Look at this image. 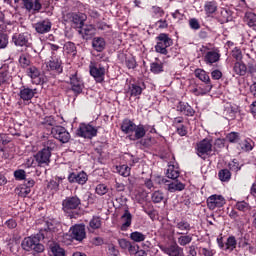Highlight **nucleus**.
<instances>
[{
  "instance_id": "nucleus-1",
  "label": "nucleus",
  "mask_w": 256,
  "mask_h": 256,
  "mask_svg": "<svg viewBox=\"0 0 256 256\" xmlns=\"http://www.w3.org/2000/svg\"><path fill=\"white\" fill-rule=\"evenodd\" d=\"M120 129L125 135H130L129 138L131 141H139V139H143V137L147 135V130H145L143 124L136 125L135 122L129 118L122 121ZM132 133H134L133 136L131 135Z\"/></svg>"
},
{
  "instance_id": "nucleus-2",
  "label": "nucleus",
  "mask_w": 256,
  "mask_h": 256,
  "mask_svg": "<svg viewBox=\"0 0 256 256\" xmlns=\"http://www.w3.org/2000/svg\"><path fill=\"white\" fill-rule=\"evenodd\" d=\"M21 247L24 251H34L35 253H43L45 246L41 244V240L38 235H32L24 238L21 243Z\"/></svg>"
},
{
  "instance_id": "nucleus-3",
  "label": "nucleus",
  "mask_w": 256,
  "mask_h": 256,
  "mask_svg": "<svg viewBox=\"0 0 256 256\" xmlns=\"http://www.w3.org/2000/svg\"><path fill=\"white\" fill-rule=\"evenodd\" d=\"M157 43L155 45L156 53H160V55H167L169 51L167 48L173 45V39L169 37V34L161 33L156 37Z\"/></svg>"
},
{
  "instance_id": "nucleus-4",
  "label": "nucleus",
  "mask_w": 256,
  "mask_h": 256,
  "mask_svg": "<svg viewBox=\"0 0 256 256\" xmlns=\"http://www.w3.org/2000/svg\"><path fill=\"white\" fill-rule=\"evenodd\" d=\"M159 249L168 256H185L183 247L179 246L177 242L168 245H160Z\"/></svg>"
},
{
  "instance_id": "nucleus-5",
  "label": "nucleus",
  "mask_w": 256,
  "mask_h": 256,
  "mask_svg": "<svg viewBox=\"0 0 256 256\" xmlns=\"http://www.w3.org/2000/svg\"><path fill=\"white\" fill-rule=\"evenodd\" d=\"M77 135L84 139H93V137H97V128L90 124L82 123L77 129Z\"/></svg>"
},
{
  "instance_id": "nucleus-6",
  "label": "nucleus",
  "mask_w": 256,
  "mask_h": 256,
  "mask_svg": "<svg viewBox=\"0 0 256 256\" xmlns=\"http://www.w3.org/2000/svg\"><path fill=\"white\" fill-rule=\"evenodd\" d=\"M51 133L54 139L60 141V143H69L71 139V134L63 126H54L52 127Z\"/></svg>"
},
{
  "instance_id": "nucleus-7",
  "label": "nucleus",
  "mask_w": 256,
  "mask_h": 256,
  "mask_svg": "<svg viewBox=\"0 0 256 256\" xmlns=\"http://www.w3.org/2000/svg\"><path fill=\"white\" fill-rule=\"evenodd\" d=\"M57 231V223L46 222V226L42 228L37 234L40 241L47 239L48 241H53V235Z\"/></svg>"
},
{
  "instance_id": "nucleus-8",
  "label": "nucleus",
  "mask_w": 256,
  "mask_h": 256,
  "mask_svg": "<svg viewBox=\"0 0 256 256\" xmlns=\"http://www.w3.org/2000/svg\"><path fill=\"white\" fill-rule=\"evenodd\" d=\"M206 203L210 211H215V209L223 207L225 203H227V201L225 200V197H223V195L213 194L207 198Z\"/></svg>"
},
{
  "instance_id": "nucleus-9",
  "label": "nucleus",
  "mask_w": 256,
  "mask_h": 256,
  "mask_svg": "<svg viewBox=\"0 0 256 256\" xmlns=\"http://www.w3.org/2000/svg\"><path fill=\"white\" fill-rule=\"evenodd\" d=\"M31 34L29 32H23L19 34H14L12 36V41L16 47H31Z\"/></svg>"
},
{
  "instance_id": "nucleus-10",
  "label": "nucleus",
  "mask_w": 256,
  "mask_h": 256,
  "mask_svg": "<svg viewBox=\"0 0 256 256\" xmlns=\"http://www.w3.org/2000/svg\"><path fill=\"white\" fill-rule=\"evenodd\" d=\"M81 205V199L77 196L67 197L62 202V209L65 213L77 209Z\"/></svg>"
},
{
  "instance_id": "nucleus-11",
  "label": "nucleus",
  "mask_w": 256,
  "mask_h": 256,
  "mask_svg": "<svg viewBox=\"0 0 256 256\" xmlns=\"http://www.w3.org/2000/svg\"><path fill=\"white\" fill-rule=\"evenodd\" d=\"M35 161L38 164V167H47L51 163V153L48 150H40L35 156Z\"/></svg>"
},
{
  "instance_id": "nucleus-12",
  "label": "nucleus",
  "mask_w": 256,
  "mask_h": 256,
  "mask_svg": "<svg viewBox=\"0 0 256 256\" xmlns=\"http://www.w3.org/2000/svg\"><path fill=\"white\" fill-rule=\"evenodd\" d=\"M90 75L96 83H103L105 81V67L95 64L90 65Z\"/></svg>"
},
{
  "instance_id": "nucleus-13",
  "label": "nucleus",
  "mask_w": 256,
  "mask_h": 256,
  "mask_svg": "<svg viewBox=\"0 0 256 256\" xmlns=\"http://www.w3.org/2000/svg\"><path fill=\"white\" fill-rule=\"evenodd\" d=\"M71 237L76 241H83L87 237V232L85 231V224H76L70 228Z\"/></svg>"
},
{
  "instance_id": "nucleus-14",
  "label": "nucleus",
  "mask_w": 256,
  "mask_h": 256,
  "mask_svg": "<svg viewBox=\"0 0 256 256\" xmlns=\"http://www.w3.org/2000/svg\"><path fill=\"white\" fill-rule=\"evenodd\" d=\"M197 151L199 157H202V155H209L211 151H213V144L211 143V140L209 139H203L197 144Z\"/></svg>"
},
{
  "instance_id": "nucleus-15",
  "label": "nucleus",
  "mask_w": 256,
  "mask_h": 256,
  "mask_svg": "<svg viewBox=\"0 0 256 256\" xmlns=\"http://www.w3.org/2000/svg\"><path fill=\"white\" fill-rule=\"evenodd\" d=\"M78 33L81 35L82 39L89 41V39L95 37L97 29H95V26L93 25H84L78 30Z\"/></svg>"
},
{
  "instance_id": "nucleus-16",
  "label": "nucleus",
  "mask_w": 256,
  "mask_h": 256,
  "mask_svg": "<svg viewBox=\"0 0 256 256\" xmlns=\"http://www.w3.org/2000/svg\"><path fill=\"white\" fill-rule=\"evenodd\" d=\"M52 25L53 24L51 23V20L44 19L34 24V28L36 33H39L40 35H45V33H49V31H51Z\"/></svg>"
},
{
  "instance_id": "nucleus-17",
  "label": "nucleus",
  "mask_w": 256,
  "mask_h": 256,
  "mask_svg": "<svg viewBox=\"0 0 256 256\" xmlns=\"http://www.w3.org/2000/svg\"><path fill=\"white\" fill-rule=\"evenodd\" d=\"M70 85L75 95H81V93H83V80L77 77V74H74L70 77Z\"/></svg>"
},
{
  "instance_id": "nucleus-18",
  "label": "nucleus",
  "mask_w": 256,
  "mask_h": 256,
  "mask_svg": "<svg viewBox=\"0 0 256 256\" xmlns=\"http://www.w3.org/2000/svg\"><path fill=\"white\" fill-rule=\"evenodd\" d=\"M48 71H54L56 75L63 73V66H61V60L52 56L51 59L46 63Z\"/></svg>"
},
{
  "instance_id": "nucleus-19",
  "label": "nucleus",
  "mask_w": 256,
  "mask_h": 256,
  "mask_svg": "<svg viewBox=\"0 0 256 256\" xmlns=\"http://www.w3.org/2000/svg\"><path fill=\"white\" fill-rule=\"evenodd\" d=\"M221 59V54L219 53V50H211L206 52L204 56V62L206 65H213V63H219Z\"/></svg>"
},
{
  "instance_id": "nucleus-20",
  "label": "nucleus",
  "mask_w": 256,
  "mask_h": 256,
  "mask_svg": "<svg viewBox=\"0 0 256 256\" xmlns=\"http://www.w3.org/2000/svg\"><path fill=\"white\" fill-rule=\"evenodd\" d=\"M176 109L187 117H193V115H195V110L187 102H179Z\"/></svg>"
},
{
  "instance_id": "nucleus-21",
  "label": "nucleus",
  "mask_w": 256,
  "mask_h": 256,
  "mask_svg": "<svg viewBox=\"0 0 256 256\" xmlns=\"http://www.w3.org/2000/svg\"><path fill=\"white\" fill-rule=\"evenodd\" d=\"M37 95V89L25 88L20 90L19 97L22 101H31Z\"/></svg>"
},
{
  "instance_id": "nucleus-22",
  "label": "nucleus",
  "mask_w": 256,
  "mask_h": 256,
  "mask_svg": "<svg viewBox=\"0 0 256 256\" xmlns=\"http://www.w3.org/2000/svg\"><path fill=\"white\" fill-rule=\"evenodd\" d=\"M218 4L217 1L211 0V1H206L204 3V13L207 15V17H211V15H215L217 13L218 9Z\"/></svg>"
},
{
  "instance_id": "nucleus-23",
  "label": "nucleus",
  "mask_w": 256,
  "mask_h": 256,
  "mask_svg": "<svg viewBox=\"0 0 256 256\" xmlns=\"http://www.w3.org/2000/svg\"><path fill=\"white\" fill-rule=\"evenodd\" d=\"M121 221L123 222L121 225V231H127L129 227H131V223L133 221V215L129 210H125L124 214L121 216Z\"/></svg>"
},
{
  "instance_id": "nucleus-24",
  "label": "nucleus",
  "mask_w": 256,
  "mask_h": 256,
  "mask_svg": "<svg viewBox=\"0 0 256 256\" xmlns=\"http://www.w3.org/2000/svg\"><path fill=\"white\" fill-rule=\"evenodd\" d=\"M26 11H33V13H39L43 9V4L41 0H30L25 6Z\"/></svg>"
},
{
  "instance_id": "nucleus-25",
  "label": "nucleus",
  "mask_w": 256,
  "mask_h": 256,
  "mask_svg": "<svg viewBox=\"0 0 256 256\" xmlns=\"http://www.w3.org/2000/svg\"><path fill=\"white\" fill-rule=\"evenodd\" d=\"M106 46H107V43L105 42V38H103V37L93 38L92 47H93L94 51L101 53L102 51H105Z\"/></svg>"
},
{
  "instance_id": "nucleus-26",
  "label": "nucleus",
  "mask_w": 256,
  "mask_h": 256,
  "mask_svg": "<svg viewBox=\"0 0 256 256\" xmlns=\"http://www.w3.org/2000/svg\"><path fill=\"white\" fill-rule=\"evenodd\" d=\"M85 21H87V15L80 13V14H72V23L76 29H80L85 25Z\"/></svg>"
},
{
  "instance_id": "nucleus-27",
  "label": "nucleus",
  "mask_w": 256,
  "mask_h": 256,
  "mask_svg": "<svg viewBox=\"0 0 256 256\" xmlns=\"http://www.w3.org/2000/svg\"><path fill=\"white\" fill-rule=\"evenodd\" d=\"M103 225V220L99 216H93L92 219L89 221L88 224V231L90 233H93V231H97V229H101V226Z\"/></svg>"
},
{
  "instance_id": "nucleus-28",
  "label": "nucleus",
  "mask_w": 256,
  "mask_h": 256,
  "mask_svg": "<svg viewBox=\"0 0 256 256\" xmlns=\"http://www.w3.org/2000/svg\"><path fill=\"white\" fill-rule=\"evenodd\" d=\"M176 229H178L177 235H187L191 231V224L186 220H182L176 223Z\"/></svg>"
},
{
  "instance_id": "nucleus-29",
  "label": "nucleus",
  "mask_w": 256,
  "mask_h": 256,
  "mask_svg": "<svg viewBox=\"0 0 256 256\" xmlns=\"http://www.w3.org/2000/svg\"><path fill=\"white\" fill-rule=\"evenodd\" d=\"M195 77L205 83L206 85H211V78L209 77V74L203 69H196L195 70Z\"/></svg>"
},
{
  "instance_id": "nucleus-30",
  "label": "nucleus",
  "mask_w": 256,
  "mask_h": 256,
  "mask_svg": "<svg viewBox=\"0 0 256 256\" xmlns=\"http://www.w3.org/2000/svg\"><path fill=\"white\" fill-rule=\"evenodd\" d=\"M179 175V168L175 167V165H168V169L166 171V177L168 179L175 181L176 179H179Z\"/></svg>"
},
{
  "instance_id": "nucleus-31",
  "label": "nucleus",
  "mask_w": 256,
  "mask_h": 256,
  "mask_svg": "<svg viewBox=\"0 0 256 256\" xmlns=\"http://www.w3.org/2000/svg\"><path fill=\"white\" fill-rule=\"evenodd\" d=\"M185 184L176 180L170 184H168V191L169 193H177V191H184Z\"/></svg>"
},
{
  "instance_id": "nucleus-32",
  "label": "nucleus",
  "mask_w": 256,
  "mask_h": 256,
  "mask_svg": "<svg viewBox=\"0 0 256 256\" xmlns=\"http://www.w3.org/2000/svg\"><path fill=\"white\" fill-rule=\"evenodd\" d=\"M235 249H237V238H235V236H229L226 240L225 251L228 253H233Z\"/></svg>"
},
{
  "instance_id": "nucleus-33",
  "label": "nucleus",
  "mask_w": 256,
  "mask_h": 256,
  "mask_svg": "<svg viewBox=\"0 0 256 256\" xmlns=\"http://www.w3.org/2000/svg\"><path fill=\"white\" fill-rule=\"evenodd\" d=\"M26 73L28 75V77H30L32 79V81H36L35 79H39V77H41V71L39 70V68L35 67V66H30L27 70Z\"/></svg>"
},
{
  "instance_id": "nucleus-34",
  "label": "nucleus",
  "mask_w": 256,
  "mask_h": 256,
  "mask_svg": "<svg viewBox=\"0 0 256 256\" xmlns=\"http://www.w3.org/2000/svg\"><path fill=\"white\" fill-rule=\"evenodd\" d=\"M211 89H213V85H207L205 89L201 87H194L190 92H192L196 97H199V95H207Z\"/></svg>"
},
{
  "instance_id": "nucleus-35",
  "label": "nucleus",
  "mask_w": 256,
  "mask_h": 256,
  "mask_svg": "<svg viewBox=\"0 0 256 256\" xmlns=\"http://www.w3.org/2000/svg\"><path fill=\"white\" fill-rule=\"evenodd\" d=\"M234 73L236 75H240V76H243V75H246L247 73V66L245 65V63L243 62H236L234 64Z\"/></svg>"
},
{
  "instance_id": "nucleus-36",
  "label": "nucleus",
  "mask_w": 256,
  "mask_h": 256,
  "mask_svg": "<svg viewBox=\"0 0 256 256\" xmlns=\"http://www.w3.org/2000/svg\"><path fill=\"white\" fill-rule=\"evenodd\" d=\"M130 239L134 241V243H143V241L147 239V235L143 234V232L134 231L130 233Z\"/></svg>"
},
{
  "instance_id": "nucleus-37",
  "label": "nucleus",
  "mask_w": 256,
  "mask_h": 256,
  "mask_svg": "<svg viewBox=\"0 0 256 256\" xmlns=\"http://www.w3.org/2000/svg\"><path fill=\"white\" fill-rule=\"evenodd\" d=\"M50 255L51 256H65V249H63L59 244L50 245Z\"/></svg>"
},
{
  "instance_id": "nucleus-38",
  "label": "nucleus",
  "mask_w": 256,
  "mask_h": 256,
  "mask_svg": "<svg viewBox=\"0 0 256 256\" xmlns=\"http://www.w3.org/2000/svg\"><path fill=\"white\" fill-rule=\"evenodd\" d=\"M238 146L242 151H245V152L253 151V145H251V140L249 139L240 140L238 142Z\"/></svg>"
},
{
  "instance_id": "nucleus-39",
  "label": "nucleus",
  "mask_w": 256,
  "mask_h": 256,
  "mask_svg": "<svg viewBox=\"0 0 256 256\" xmlns=\"http://www.w3.org/2000/svg\"><path fill=\"white\" fill-rule=\"evenodd\" d=\"M181 236L178 238V244L180 247H186V245H189L191 241H193V236L187 235V234H180Z\"/></svg>"
},
{
  "instance_id": "nucleus-40",
  "label": "nucleus",
  "mask_w": 256,
  "mask_h": 256,
  "mask_svg": "<svg viewBox=\"0 0 256 256\" xmlns=\"http://www.w3.org/2000/svg\"><path fill=\"white\" fill-rule=\"evenodd\" d=\"M150 71L154 73V75H159V73H163V63L162 62H152L150 64Z\"/></svg>"
},
{
  "instance_id": "nucleus-41",
  "label": "nucleus",
  "mask_w": 256,
  "mask_h": 256,
  "mask_svg": "<svg viewBox=\"0 0 256 256\" xmlns=\"http://www.w3.org/2000/svg\"><path fill=\"white\" fill-rule=\"evenodd\" d=\"M64 51L68 55H73V56L77 55V47L73 42H66L64 45Z\"/></svg>"
},
{
  "instance_id": "nucleus-42",
  "label": "nucleus",
  "mask_w": 256,
  "mask_h": 256,
  "mask_svg": "<svg viewBox=\"0 0 256 256\" xmlns=\"http://www.w3.org/2000/svg\"><path fill=\"white\" fill-rule=\"evenodd\" d=\"M117 173L121 175L122 177H129L131 175V167L127 165H121L116 167Z\"/></svg>"
},
{
  "instance_id": "nucleus-43",
  "label": "nucleus",
  "mask_w": 256,
  "mask_h": 256,
  "mask_svg": "<svg viewBox=\"0 0 256 256\" xmlns=\"http://www.w3.org/2000/svg\"><path fill=\"white\" fill-rule=\"evenodd\" d=\"M18 61L22 69H27L31 65V58L27 54H21Z\"/></svg>"
},
{
  "instance_id": "nucleus-44",
  "label": "nucleus",
  "mask_w": 256,
  "mask_h": 256,
  "mask_svg": "<svg viewBox=\"0 0 256 256\" xmlns=\"http://www.w3.org/2000/svg\"><path fill=\"white\" fill-rule=\"evenodd\" d=\"M218 177L220 179V181L222 182H227L231 180V171H229V169H222L219 171L218 173Z\"/></svg>"
},
{
  "instance_id": "nucleus-45",
  "label": "nucleus",
  "mask_w": 256,
  "mask_h": 256,
  "mask_svg": "<svg viewBox=\"0 0 256 256\" xmlns=\"http://www.w3.org/2000/svg\"><path fill=\"white\" fill-rule=\"evenodd\" d=\"M235 208L238 211H242V213H246V211H251V205L246 201H238L235 205Z\"/></svg>"
},
{
  "instance_id": "nucleus-46",
  "label": "nucleus",
  "mask_w": 256,
  "mask_h": 256,
  "mask_svg": "<svg viewBox=\"0 0 256 256\" xmlns=\"http://www.w3.org/2000/svg\"><path fill=\"white\" fill-rule=\"evenodd\" d=\"M226 139L229 143H239L241 141V135L239 132H230L227 134Z\"/></svg>"
},
{
  "instance_id": "nucleus-47",
  "label": "nucleus",
  "mask_w": 256,
  "mask_h": 256,
  "mask_svg": "<svg viewBox=\"0 0 256 256\" xmlns=\"http://www.w3.org/2000/svg\"><path fill=\"white\" fill-rule=\"evenodd\" d=\"M129 89L131 97H139L143 93V88L137 84H132Z\"/></svg>"
},
{
  "instance_id": "nucleus-48",
  "label": "nucleus",
  "mask_w": 256,
  "mask_h": 256,
  "mask_svg": "<svg viewBox=\"0 0 256 256\" xmlns=\"http://www.w3.org/2000/svg\"><path fill=\"white\" fill-rule=\"evenodd\" d=\"M57 148V144L55 143V140H48L44 143L43 151H49L50 155L55 151Z\"/></svg>"
},
{
  "instance_id": "nucleus-49",
  "label": "nucleus",
  "mask_w": 256,
  "mask_h": 256,
  "mask_svg": "<svg viewBox=\"0 0 256 256\" xmlns=\"http://www.w3.org/2000/svg\"><path fill=\"white\" fill-rule=\"evenodd\" d=\"M163 199H165V194H163V192H161L159 190L153 192L151 195V200L154 203H161V201H163Z\"/></svg>"
},
{
  "instance_id": "nucleus-50",
  "label": "nucleus",
  "mask_w": 256,
  "mask_h": 256,
  "mask_svg": "<svg viewBox=\"0 0 256 256\" xmlns=\"http://www.w3.org/2000/svg\"><path fill=\"white\" fill-rule=\"evenodd\" d=\"M228 167L230 171H233L234 173H238V171H241V167H243V164L240 165L237 159H233L231 162H229Z\"/></svg>"
},
{
  "instance_id": "nucleus-51",
  "label": "nucleus",
  "mask_w": 256,
  "mask_h": 256,
  "mask_svg": "<svg viewBox=\"0 0 256 256\" xmlns=\"http://www.w3.org/2000/svg\"><path fill=\"white\" fill-rule=\"evenodd\" d=\"M231 55L233 59H235L237 62H241V60L243 59V52L238 47H235L232 50Z\"/></svg>"
},
{
  "instance_id": "nucleus-52",
  "label": "nucleus",
  "mask_w": 256,
  "mask_h": 256,
  "mask_svg": "<svg viewBox=\"0 0 256 256\" xmlns=\"http://www.w3.org/2000/svg\"><path fill=\"white\" fill-rule=\"evenodd\" d=\"M76 183H79V185H85V183H87V173H76Z\"/></svg>"
},
{
  "instance_id": "nucleus-53",
  "label": "nucleus",
  "mask_w": 256,
  "mask_h": 256,
  "mask_svg": "<svg viewBox=\"0 0 256 256\" xmlns=\"http://www.w3.org/2000/svg\"><path fill=\"white\" fill-rule=\"evenodd\" d=\"M9 45V37L7 34L0 33V49H5Z\"/></svg>"
},
{
  "instance_id": "nucleus-54",
  "label": "nucleus",
  "mask_w": 256,
  "mask_h": 256,
  "mask_svg": "<svg viewBox=\"0 0 256 256\" xmlns=\"http://www.w3.org/2000/svg\"><path fill=\"white\" fill-rule=\"evenodd\" d=\"M97 195H106L109 191V188L105 184H98L95 189Z\"/></svg>"
},
{
  "instance_id": "nucleus-55",
  "label": "nucleus",
  "mask_w": 256,
  "mask_h": 256,
  "mask_svg": "<svg viewBox=\"0 0 256 256\" xmlns=\"http://www.w3.org/2000/svg\"><path fill=\"white\" fill-rule=\"evenodd\" d=\"M189 27L194 31H199V29H201V24H199L197 18H192L189 20Z\"/></svg>"
},
{
  "instance_id": "nucleus-56",
  "label": "nucleus",
  "mask_w": 256,
  "mask_h": 256,
  "mask_svg": "<svg viewBox=\"0 0 256 256\" xmlns=\"http://www.w3.org/2000/svg\"><path fill=\"white\" fill-rule=\"evenodd\" d=\"M125 65L128 69H135L137 67V61L134 57L126 58Z\"/></svg>"
},
{
  "instance_id": "nucleus-57",
  "label": "nucleus",
  "mask_w": 256,
  "mask_h": 256,
  "mask_svg": "<svg viewBox=\"0 0 256 256\" xmlns=\"http://www.w3.org/2000/svg\"><path fill=\"white\" fill-rule=\"evenodd\" d=\"M14 177L17 181H25V177H26L25 170L23 169L16 170L14 172Z\"/></svg>"
},
{
  "instance_id": "nucleus-58",
  "label": "nucleus",
  "mask_w": 256,
  "mask_h": 256,
  "mask_svg": "<svg viewBox=\"0 0 256 256\" xmlns=\"http://www.w3.org/2000/svg\"><path fill=\"white\" fill-rule=\"evenodd\" d=\"M18 195L19 197H27L29 193H31V189L27 188V186L20 185V189H18Z\"/></svg>"
},
{
  "instance_id": "nucleus-59",
  "label": "nucleus",
  "mask_w": 256,
  "mask_h": 256,
  "mask_svg": "<svg viewBox=\"0 0 256 256\" xmlns=\"http://www.w3.org/2000/svg\"><path fill=\"white\" fill-rule=\"evenodd\" d=\"M9 72L7 71H1L0 72V85H5L9 81Z\"/></svg>"
},
{
  "instance_id": "nucleus-60",
  "label": "nucleus",
  "mask_w": 256,
  "mask_h": 256,
  "mask_svg": "<svg viewBox=\"0 0 256 256\" xmlns=\"http://www.w3.org/2000/svg\"><path fill=\"white\" fill-rule=\"evenodd\" d=\"M131 244V241L122 238L118 240V245L119 247H121L124 251H127V249L129 248V245Z\"/></svg>"
},
{
  "instance_id": "nucleus-61",
  "label": "nucleus",
  "mask_w": 256,
  "mask_h": 256,
  "mask_svg": "<svg viewBox=\"0 0 256 256\" xmlns=\"http://www.w3.org/2000/svg\"><path fill=\"white\" fill-rule=\"evenodd\" d=\"M130 255H135L139 251V245L130 242L127 250Z\"/></svg>"
},
{
  "instance_id": "nucleus-62",
  "label": "nucleus",
  "mask_w": 256,
  "mask_h": 256,
  "mask_svg": "<svg viewBox=\"0 0 256 256\" xmlns=\"http://www.w3.org/2000/svg\"><path fill=\"white\" fill-rule=\"evenodd\" d=\"M152 11L156 17H163L165 15V11L159 6H153Z\"/></svg>"
},
{
  "instance_id": "nucleus-63",
  "label": "nucleus",
  "mask_w": 256,
  "mask_h": 256,
  "mask_svg": "<svg viewBox=\"0 0 256 256\" xmlns=\"http://www.w3.org/2000/svg\"><path fill=\"white\" fill-rule=\"evenodd\" d=\"M43 124L46 126H49V127H55V125H56L55 118H53V116H47L44 119Z\"/></svg>"
},
{
  "instance_id": "nucleus-64",
  "label": "nucleus",
  "mask_w": 256,
  "mask_h": 256,
  "mask_svg": "<svg viewBox=\"0 0 256 256\" xmlns=\"http://www.w3.org/2000/svg\"><path fill=\"white\" fill-rule=\"evenodd\" d=\"M108 253L110 256H119V250L113 244L109 245Z\"/></svg>"
}]
</instances>
